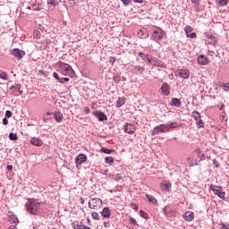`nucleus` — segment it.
Returning <instances> with one entry per match:
<instances>
[{
  "instance_id": "f03ea898",
  "label": "nucleus",
  "mask_w": 229,
  "mask_h": 229,
  "mask_svg": "<svg viewBox=\"0 0 229 229\" xmlns=\"http://www.w3.org/2000/svg\"><path fill=\"white\" fill-rule=\"evenodd\" d=\"M88 207L91 210H99V208H103V200L98 198L90 199Z\"/></svg>"
},
{
  "instance_id": "8fccbe9b",
  "label": "nucleus",
  "mask_w": 229,
  "mask_h": 229,
  "mask_svg": "<svg viewBox=\"0 0 229 229\" xmlns=\"http://www.w3.org/2000/svg\"><path fill=\"white\" fill-rule=\"evenodd\" d=\"M5 117H7V119H10V117H12V111H6Z\"/></svg>"
},
{
  "instance_id": "f3484780",
  "label": "nucleus",
  "mask_w": 229,
  "mask_h": 229,
  "mask_svg": "<svg viewBox=\"0 0 229 229\" xmlns=\"http://www.w3.org/2000/svg\"><path fill=\"white\" fill-rule=\"evenodd\" d=\"M30 144H32V146L40 148L41 146H44V141L40 138H32L30 140Z\"/></svg>"
},
{
  "instance_id": "473e14b6",
  "label": "nucleus",
  "mask_w": 229,
  "mask_h": 229,
  "mask_svg": "<svg viewBox=\"0 0 229 229\" xmlns=\"http://www.w3.org/2000/svg\"><path fill=\"white\" fill-rule=\"evenodd\" d=\"M194 30V28H192V26L191 25H187L185 28H184V31L186 33V35H189L190 33H191V31Z\"/></svg>"
},
{
  "instance_id": "5fc2aeb1",
  "label": "nucleus",
  "mask_w": 229,
  "mask_h": 229,
  "mask_svg": "<svg viewBox=\"0 0 229 229\" xmlns=\"http://www.w3.org/2000/svg\"><path fill=\"white\" fill-rule=\"evenodd\" d=\"M131 207L134 209V210H138L139 209V206L137 204H131Z\"/></svg>"
},
{
  "instance_id": "0eeeda50",
  "label": "nucleus",
  "mask_w": 229,
  "mask_h": 229,
  "mask_svg": "<svg viewBox=\"0 0 229 229\" xmlns=\"http://www.w3.org/2000/svg\"><path fill=\"white\" fill-rule=\"evenodd\" d=\"M11 55L17 58V60H21V58L26 55V52L19 48H13L11 50Z\"/></svg>"
},
{
  "instance_id": "39448f33",
  "label": "nucleus",
  "mask_w": 229,
  "mask_h": 229,
  "mask_svg": "<svg viewBox=\"0 0 229 229\" xmlns=\"http://www.w3.org/2000/svg\"><path fill=\"white\" fill-rule=\"evenodd\" d=\"M192 117L195 119L198 128H203V120H201V114H199V112L193 111Z\"/></svg>"
},
{
  "instance_id": "7ed1b4c3",
  "label": "nucleus",
  "mask_w": 229,
  "mask_h": 229,
  "mask_svg": "<svg viewBox=\"0 0 229 229\" xmlns=\"http://www.w3.org/2000/svg\"><path fill=\"white\" fill-rule=\"evenodd\" d=\"M59 67L62 74H64V76H69V74H72V67H71V65L63 62H59Z\"/></svg>"
},
{
  "instance_id": "a18cd8bd",
  "label": "nucleus",
  "mask_w": 229,
  "mask_h": 229,
  "mask_svg": "<svg viewBox=\"0 0 229 229\" xmlns=\"http://www.w3.org/2000/svg\"><path fill=\"white\" fill-rule=\"evenodd\" d=\"M69 78H61L59 79V83H65V81H70Z\"/></svg>"
},
{
  "instance_id": "4c0bfd02",
  "label": "nucleus",
  "mask_w": 229,
  "mask_h": 229,
  "mask_svg": "<svg viewBox=\"0 0 229 229\" xmlns=\"http://www.w3.org/2000/svg\"><path fill=\"white\" fill-rule=\"evenodd\" d=\"M113 162H114V157H106L105 158V163L106 164H112Z\"/></svg>"
},
{
  "instance_id": "de8ad7c7",
  "label": "nucleus",
  "mask_w": 229,
  "mask_h": 229,
  "mask_svg": "<svg viewBox=\"0 0 229 229\" xmlns=\"http://www.w3.org/2000/svg\"><path fill=\"white\" fill-rule=\"evenodd\" d=\"M109 64H111V65H114V64H115V57L114 56L109 57Z\"/></svg>"
},
{
  "instance_id": "b1692460",
  "label": "nucleus",
  "mask_w": 229,
  "mask_h": 229,
  "mask_svg": "<svg viewBox=\"0 0 229 229\" xmlns=\"http://www.w3.org/2000/svg\"><path fill=\"white\" fill-rule=\"evenodd\" d=\"M139 56H140V58H141L144 62H148V64H149V60L152 58L151 55H145V54L142 53V52H140V53H139Z\"/></svg>"
},
{
  "instance_id": "09e8293b",
  "label": "nucleus",
  "mask_w": 229,
  "mask_h": 229,
  "mask_svg": "<svg viewBox=\"0 0 229 229\" xmlns=\"http://www.w3.org/2000/svg\"><path fill=\"white\" fill-rule=\"evenodd\" d=\"M53 76H54V78H55V80H57V81H60V79H61V78H60V76L58 75L57 72H54Z\"/></svg>"
},
{
  "instance_id": "c756f323",
  "label": "nucleus",
  "mask_w": 229,
  "mask_h": 229,
  "mask_svg": "<svg viewBox=\"0 0 229 229\" xmlns=\"http://www.w3.org/2000/svg\"><path fill=\"white\" fill-rule=\"evenodd\" d=\"M9 221L10 223H19V218H17V216H15L14 214H11L9 215Z\"/></svg>"
},
{
  "instance_id": "dca6fc26",
  "label": "nucleus",
  "mask_w": 229,
  "mask_h": 229,
  "mask_svg": "<svg viewBox=\"0 0 229 229\" xmlns=\"http://www.w3.org/2000/svg\"><path fill=\"white\" fill-rule=\"evenodd\" d=\"M93 115L98 119V121H107L108 118L105 115V113L101 111H95Z\"/></svg>"
},
{
  "instance_id": "7c9ffc66",
  "label": "nucleus",
  "mask_w": 229,
  "mask_h": 229,
  "mask_svg": "<svg viewBox=\"0 0 229 229\" xmlns=\"http://www.w3.org/2000/svg\"><path fill=\"white\" fill-rule=\"evenodd\" d=\"M40 6H42V4H31V8H32V10H34L35 12H40V10H42V7H40Z\"/></svg>"
},
{
  "instance_id": "e2e57ef3",
  "label": "nucleus",
  "mask_w": 229,
  "mask_h": 229,
  "mask_svg": "<svg viewBox=\"0 0 229 229\" xmlns=\"http://www.w3.org/2000/svg\"><path fill=\"white\" fill-rule=\"evenodd\" d=\"M225 88L229 90V83L225 84Z\"/></svg>"
},
{
  "instance_id": "338daca9",
  "label": "nucleus",
  "mask_w": 229,
  "mask_h": 229,
  "mask_svg": "<svg viewBox=\"0 0 229 229\" xmlns=\"http://www.w3.org/2000/svg\"><path fill=\"white\" fill-rule=\"evenodd\" d=\"M39 72H40V74H44V71H42V70L39 71Z\"/></svg>"
},
{
  "instance_id": "13d9d810",
  "label": "nucleus",
  "mask_w": 229,
  "mask_h": 229,
  "mask_svg": "<svg viewBox=\"0 0 229 229\" xmlns=\"http://www.w3.org/2000/svg\"><path fill=\"white\" fill-rule=\"evenodd\" d=\"M7 171H12L13 169V166L12 165H9L6 166Z\"/></svg>"
},
{
  "instance_id": "4be33fe9",
  "label": "nucleus",
  "mask_w": 229,
  "mask_h": 229,
  "mask_svg": "<svg viewBox=\"0 0 229 229\" xmlns=\"http://www.w3.org/2000/svg\"><path fill=\"white\" fill-rule=\"evenodd\" d=\"M54 117H55L56 123H62V121H64V114H62L60 112H55L54 114Z\"/></svg>"
},
{
  "instance_id": "bf43d9fd",
  "label": "nucleus",
  "mask_w": 229,
  "mask_h": 229,
  "mask_svg": "<svg viewBox=\"0 0 229 229\" xmlns=\"http://www.w3.org/2000/svg\"><path fill=\"white\" fill-rule=\"evenodd\" d=\"M3 124H4V125L8 124V119L4 118L3 119Z\"/></svg>"
},
{
  "instance_id": "69168bd1",
  "label": "nucleus",
  "mask_w": 229,
  "mask_h": 229,
  "mask_svg": "<svg viewBox=\"0 0 229 229\" xmlns=\"http://www.w3.org/2000/svg\"><path fill=\"white\" fill-rule=\"evenodd\" d=\"M188 162H192V158H188Z\"/></svg>"
},
{
  "instance_id": "5701e85b",
  "label": "nucleus",
  "mask_w": 229,
  "mask_h": 229,
  "mask_svg": "<svg viewBox=\"0 0 229 229\" xmlns=\"http://www.w3.org/2000/svg\"><path fill=\"white\" fill-rule=\"evenodd\" d=\"M172 106H176V108H180L182 106V101L180 98H172L171 100Z\"/></svg>"
},
{
  "instance_id": "2eb2a0df",
  "label": "nucleus",
  "mask_w": 229,
  "mask_h": 229,
  "mask_svg": "<svg viewBox=\"0 0 229 229\" xmlns=\"http://www.w3.org/2000/svg\"><path fill=\"white\" fill-rule=\"evenodd\" d=\"M21 89H22V85L19 83H16L10 87V90L11 92H13V94H15V92H19L20 95L23 94V91Z\"/></svg>"
},
{
  "instance_id": "9b49d317",
  "label": "nucleus",
  "mask_w": 229,
  "mask_h": 229,
  "mask_svg": "<svg viewBox=\"0 0 229 229\" xmlns=\"http://www.w3.org/2000/svg\"><path fill=\"white\" fill-rule=\"evenodd\" d=\"M160 90L163 96H169L171 94V86L165 82L162 84Z\"/></svg>"
},
{
  "instance_id": "72a5a7b5",
  "label": "nucleus",
  "mask_w": 229,
  "mask_h": 229,
  "mask_svg": "<svg viewBox=\"0 0 229 229\" xmlns=\"http://www.w3.org/2000/svg\"><path fill=\"white\" fill-rule=\"evenodd\" d=\"M33 37H34V38H37V39L40 38V37H42L40 30H34Z\"/></svg>"
},
{
  "instance_id": "a878e982",
  "label": "nucleus",
  "mask_w": 229,
  "mask_h": 229,
  "mask_svg": "<svg viewBox=\"0 0 229 229\" xmlns=\"http://www.w3.org/2000/svg\"><path fill=\"white\" fill-rule=\"evenodd\" d=\"M194 154L199 158V160H205V153H203L200 149L195 150Z\"/></svg>"
},
{
  "instance_id": "aec40b11",
  "label": "nucleus",
  "mask_w": 229,
  "mask_h": 229,
  "mask_svg": "<svg viewBox=\"0 0 229 229\" xmlns=\"http://www.w3.org/2000/svg\"><path fill=\"white\" fill-rule=\"evenodd\" d=\"M138 37L139 38H148L149 37V32L146 30V29H141L138 31Z\"/></svg>"
},
{
  "instance_id": "680f3d73",
  "label": "nucleus",
  "mask_w": 229,
  "mask_h": 229,
  "mask_svg": "<svg viewBox=\"0 0 229 229\" xmlns=\"http://www.w3.org/2000/svg\"><path fill=\"white\" fill-rule=\"evenodd\" d=\"M7 229H17V226H15V225H11V226H9Z\"/></svg>"
},
{
  "instance_id": "f257e3e1",
  "label": "nucleus",
  "mask_w": 229,
  "mask_h": 229,
  "mask_svg": "<svg viewBox=\"0 0 229 229\" xmlns=\"http://www.w3.org/2000/svg\"><path fill=\"white\" fill-rule=\"evenodd\" d=\"M25 208L29 214L32 216H37L38 214V208H40V203L36 199H29L25 205Z\"/></svg>"
},
{
  "instance_id": "c85d7f7f",
  "label": "nucleus",
  "mask_w": 229,
  "mask_h": 229,
  "mask_svg": "<svg viewBox=\"0 0 229 229\" xmlns=\"http://www.w3.org/2000/svg\"><path fill=\"white\" fill-rule=\"evenodd\" d=\"M180 124H178V123L173 122L170 124L166 125V130L167 131H169V130H173L174 128H178Z\"/></svg>"
},
{
  "instance_id": "bb28decb",
  "label": "nucleus",
  "mask_w": 229,
  "mask_h": 229,
  "mask_svg": "<svg viewBox=\"0 0 229 229\" xmlns=\"http://www.w3.org/2000/svg\"><path fill=\"white\" fill-rule=\"evenodd\" d=\"M146 198H148V201L153 203V205H157L158 203V200L153 195L146 194Z\"/></svg>"
},
{
  "instance_id": "3c124183",
  "label": "nucleus",
  "mask_w": 229,
  "mask_h": 229,
  "mask_svg": "<svg viewBox=\"0 0 229 229\" xmlns=\"http://www.w3.org/2000/svg\"><path fill=\"white\" fill-rule=\"evenodd\" d=\"M123 4H124L125 6H128V4H130V0H120Z\"/></svg>"
},
{
  "instance_id": "2f4dec72",
  "label": "nucleus",
  "mask_w": 229,
  "mask_h": 229,
  "mask_svg": "<svg viewBox=\"0 0 229 229\" xmlns=\"http://www.w3.org/2000/svg\"><path fill=\"white\" fill-rule=\"evenodd\" d=\"M115 150L114 149H110L106 148H102L101 152L106 153V155H110V153H114Z\"/></svg>"
},
{
  "instance_id": "ddd939ff",
  "label": "nucleus",
  "mask_w": 229,
  "mask_h": 229,
  "mask_svg": "<svg viewBox=\"0 0 229 229\" xmlns=\"http://www.w3.org/2000/svg\"><path fill=\"white\" fill-rule=\"evenodd\" d=\"M197 60L199 65H208L209 64L208 57H207L205 55H199Z\"/></svg>"
},
{
  "instance_id": "6e6552de",
  "label": "nucleus",
  "mask_w": 229,
  "mask_h": 229,
  "mask_svg": "<svg viewBox=\"0 0 229 229\" xmlns=\"http://www.w3.org/2000/svg\"><path fill=\"white\" fill-rule=\"evenodd\" d=\"M176 72L182 80H189L191 78V72L187 69H178Z\"/></svg>"
},
{
  "instance_id": "c03bdc74",
  "label": "nucleus",
  "mask_w": 229,
  "mask_h": 229,
  "mask_svg": "<svg viewBox=\"0 0 229 229\" xmlns=\"http://www.w3.org/2000/svg\"><path fill=\"white\" fill-rule=\"evenodd\" d=\"M221 229H229L228 224H219Z\"/></svg>"
},
{
  "instance_id": "58836bf2",
  "label": "nucleus",
  "mask_w": 229,
  "mask_h": 229,
  "mask_svg": "<svg viewBox=\"0 0 229 229\" xmlns=\"http://www.w3.org/2000/svg\"><path fill=\"white\" fill-rule=\"evenodd\" d=\"M47 4H51L52 6H56L58 2L56 0H47Z\"/></svg>"
},
{
  "instance_id": "774afa93",
  "label": "nucleus",
  "mask_w": 229,
  "mask_h": 229,
  "mask_svg": "<svg viewBox=\"0 0 229 229\" xmlns=\"http://www.w3.org/2000/svg\"><path fill=\"white\" fill-rule=\"evenodd\" d=\"M191 165H196V163H191Z\"/></svg>"
},
{
  "instance_id": "0e129e2a",
  "label": "nucleus",
  "mask_w": 229,
  "mask_h": 229,
  "mask_svg": "<svg viewBox=\"0 0 229 229\" xmlns=\"http://www.w3.org/2000/svg\"><path fill=\"white\" fill-rule=\"evenodd\" d=\"M139 71H140V72L142 73V71H144V68L139 67Z\"/></svg>"
},
{
  "instance_id": "37998d69",
  "label": "nucleus",
  "mask_w": 229,
  "mask_h": 229,
  "mask_svg": "<svg viewBox=\"0 0 229 229\" xmlns=\"http://www.w3.org/2000/svg\"><path fill=\"white\" fill-rule=\"evenodd\" d=\"M186 37L189 38H196L197 35H196V32H192V33H190L188 35H186Z\"/></svg>"
},
{
  "instance_id": "393cba45",
  "label": "nucleus",
  "mask_w": 229,
  "mask_h": 229,
  "mask_svg": "<svg viewBox=\"0 0 229 229\" xmlns=\"http://www.w3.org/2000/svg\"><path fill=\"white\" fill-rule=\"evenodd\" d=\"M216 6H219L220 8H223V6H226L229 3L228 0H216L215 1Z\"/></svg>"
},
{
  "instance_id": "4d7b16f0",
  "label": "nucleus",
  "mask_w": 229,
  "mask_h": 229,
  "mask_svg": "<svg viewBox=\"0 0 229 229\" xmlns=\"http://www.w3.org/2000/svg\"><path fill=\"white\" fill-rule=\"evenodd\" d=\"M130 1V3H131V1L133 2V3H143V1L144 0H129Z\"/></svg>"
},
{
  "instance_id": "f8f14e48",
  "label": "nucleus",
  "mask_w": 229,
  "mask_h": 229,
  "mask_svg": "<svg viewBox=\"0 0 229 229\" xmlns=\"http://www.w3.org/2000/svg\"><path fill=\"white\" fill-rule=\"evenodd\" d=\"M160 187H161V191H163L164 192H170L172 184L167 181H164L163 182H161Z\"/></svg>"
},
{
  "instance_id": "1a4fd4ad",
  "label": "nucleus",
  "mask_w": 229,
  "mask_h": 229,
  "mask_svg": "<svg viewBox=\"0 0 229 229\" xmlns=\"http://www.w3.org/2000/svg\"><path fill=\"white\" fill-rule=\"evenodd\" d=\"M83 162H87V156L81 154L75 159L77 169H80V167H81V164H83Z\"/></svg>"
},
{
  "instance_id": "9d476101",
  "label": "nucleus",
  "mask_w": 229,
  "mask_h": 229,
  "mask_svg": "<svg viewBox=\"0 0 229 229\" xmlns=\"http://www.w3.org/2000/svg\"><path fill=\"white\" fill-rule=\"evenodd\" d=\"M152 38L154 40H162L164 38V30L162 29H157L153 31Z\"/></svg>"
},
{
  "instance_id": "49530a36",
  "label": "nucleus",
  "mask_w": 229,
  "mask_h": 229,
  "mask_svg": "<svg viewBox=\"0 0 229 229\" xmlns=\"http://www.w3.org/2000/svg\"><path fill=\"white\" fill-rule=\"evenodd\" d=\"M191 3L195 5V6H199V3H201V0H191Z\"/></svg>"
},
{
  "instance_id": "052dcab7",
  "label": "nucleus",
  "mask_w": 229,
  "mask_h": 229,
  "mask_svg": "<svg viewBox=\"0 0 229 229\" xmlns=\"http://www.w3.org/2000/svg\"><path fill=\"white\" fill-rule=\"evenodd\" d=\"M80 202H81V205H84L85 204V199L81 198Z\"/></svg>"
},
{
  "instance_id": "864d4df0",
  "label": "nucleus",
  "mask_w": 229,
  "mask_h": 229,
  "mask_svg": "<svg viewBox=\"0 0 229 229\" xmlns=\"http://www.w3.org/2000/svg\"><path fill=\"white\" fill-rule=\"evenodd\" d=\"M84 113H85V114H90V107L86 106V107L84 108Z\"/></svg>"
},
{
  "instance_id": "423d86ee",
  "label": "nucleus",
  "mask_w": 229,
  "mask_h": 229,
  "mask_svg": "<svg viewBox=\"0 0 229 229\" xmlns=\"http://www.w3.org/2000/svg\"><path fill=\"white\" fill-rule=\"evenodd\" d=\"M209 190L213 191L214 194H216V196H218V198H220L221 199H225V196H226V193L221 190H218L217 186L210 185Z\"/></svg>"
},
{
  "instance_id": "ea45409f",
  "label": "nucleus",
  "mask_w": 229,
  "mask_h": 229,
  "mask_svg": "<svg viewBox=\"0 0 229 229\" xmlns=\"http://www.w3.org/2000/svg\"><path fill=\"white\" fill-rule=\"evenodd\" d=\"M140 214L141 217H144V219H148V213H146L144 210H140Z\"/></svg>"
},
{
  "instance_id": "6e6d98bb",
  "label": "nucleus",
  "mask_w": 229,
  "mask_h": 229,
  "mask_svg": "<svg viewBox=\"0 0 229 229\" xmlns=\"http://www.w3.org/2000/svg\"><path fill=\"white\" fill-rule=\"evenodd\" d=\"M104 226L106 228H110V222H104Z\"/></svg>"
},
{
  "instance_id": "6ab92c4d",
  "label": "nucleus",
  "mask_w": 229,
  "mask_h": 229,
  "mask_svg": "<svg viewBox=\"0 0 229 229\" xmlns=\"http://www.w3.org/2000/svg\"><path fill=\"white\" fill-rule=\"evenodd\" d=\"M112 215V211L110 210V208L106 207L103 208L101 212L102 217H105L106 219H108L110 216Z\"/></svg>"
},
{
  "instance_id": "79ce46f5",
  "label": "nucleus",
  "mask_w": 229,
  "mask_h": 229,
  "mask_svg": "<svg viewBox=\"0 0 229 229\" xmlns=\"http://www.w3.org/2000/svg\"><path fill=\"white\" fill-rule=\"evenodd\" d=\"M114 81H115L116 83H119V81H121V75H114Z\"/></svg>"
},
{
  "instance_id": "cd10ccee",
  "label": "nucleus",
  "mask_w": 229,
  "mask_h": 229,
  "mask_svg": "<svg viewBox=\"0 0 229 229\" xmlns=\"http://www.w3.org/2000/svg\"><path fill=\"white\" fill-rule=\"evenodd\" d=\"M125 101H126V98H124V97L119 98L116 102L117 108H121V106H123V105H124Z\"/></svg>"
},
{
  "instance_id": "c9c22d12",
  "label": "nucleus",
  "mask_w": 229,
  "mask_h": 229,
  "mask_svg": "<svg viewBox=\"0 0 229 229\" xmlns=\"http://www.w3.org/2000/svg\"><path fill=\"white\" fill-rule=\"evenodd\" d=\"M91 217L95 221H99V214H98V212H92L91 213Z\"/></svg>"
},
{
  "instance_id": "603ef678",
  "label": "nucleus",
  "mask_w": 229,
  "mask_h": 229,
  "mask_svg": "<svg viewBox=\"0 0 229 229\" xmlns=\"http://www.w3.org/2000/svg\"><path fill=\"white\" fill-rule=\"evenodd\" d=\"M130 223H131V225H137V220H135L133 217H131L130 218Z\"/></svg>"
},
{
  "instance_id": "20e7f679",
  "label": "nucleus",
  "mask_w": 229,
  "mask_h": 229,
  "mask_svg": "<svg viewBox=\"0 0 229 229\" xmlns=\"http://www.w3.org/2000/svg\"><path fill=\"white\" fill-rule=\"evenodd\" d=\"M167 131V125L165 124H160L156 127L151 131V135H158V133H165Z\"/></svg>"
},
{
  "instance_id": "e433bc0d",
  "label": "nucleus",
  "mask_w": 229,
  "mask_h": 229,
  "mask_svg": "<svg viewBox=\"0 0 229 229\" xmlns=\"http://www.w3.org/2000/svg\"><path fill=\"white\" fill-rule=\"evenodd\" d=\"M9 139H10V140H17V139H18L17 133L11 132L9 134Z\"/></svg>"
},
{
  "instance_id": "a211bd4d",
  "label": "nucleus",
  "mask_w": 229,
  "mask_h": 229,
  "mask_svg": "<svg viewBox=\"0 0 229 229\" xmlns=\"http://www.w3.org/2000/svg\"><path fill=\"white\" fill-rule=\"evenodd\" d=\"M136 129H135V125L131 124V123H126L125 124V132L129 133V135H133V133H135Z\"/></svg>"
},
{
  "instance_id": "412c9836",
  "label": "nucleus",
  "mask_w": 229,
  "mask_h": 229,
  "mask_svg": "<svg viewBox=\"0 0 229 229\" xmlns=\"http://www.w3.org/2000/svg\"><path fill=\"white\" fill-rule=\"evenodd\" d=\"M183 217L186 221L191 222L194 219V212L192 211H187L184 215Z\"/></svg>"
},
{
  "instance_id": "f704fd0d",
  "label": "nucleus",
  "mask_w": 229,
  "mask_h": 229,
  "mask_svg": "<svg viewBox=\"0 0 229 229\" xmlns=\"http://www.w3.org/2000/svg\"><path fill=\"white\" fill-rule=\"evenodd\" d=\"M0 79L8 80V74H6L3 70H0Z\"/></svg>"
},
{
  "instance_id": "4468645a",
  "label": "nucleus",
  "mask_w": 229,
  "mask_h": 229,
  "mask_svg": "<svg viewBox=\"0 0 229 229\" xmlns=\"http://www.w3.org/2000/svg\"><path fill=\"white\" fill-rule=\"evenodd\" d=\"M148 64L151 65H155L156 67H164V63L157 59V57H151V59H148Z\"/></svg>"
},
{
  "instance_id": "a19ab883",
  "label": "nucleus",
  "mask_w": 229,
  "mask_h": 229,
  "mask_svg": "<svg viewBox=\"0 0 229 229\" xmlns=\"http://www.w3.org/2000/svg\"><path fill=\"white\" fill-rule=\"evenodd\" d=\"M114 180L116 182H121V180H123V176L121 174H116L114 175Z\"/></svg>"
}]
</instances>
